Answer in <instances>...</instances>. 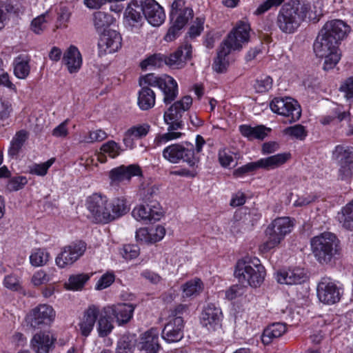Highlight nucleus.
<instances>
[{
	"mask_svg": "<svg viewBox=\"0 0 353 353\" xmlns=\"http://www.w3.org/2000/svg\"><path fill=\"white\" fill-rule=\"evenodd\" d=\"M322 14L321 2L313 5L307 0H290L280 9L276 25L284 33H294L306 21H316Z\"/></svg>",
	"mask_w": 353,
	"mask_h": 353,
	"instance_id": "nucleus-1",
	"label": "nucleus"
},
{
	"mask_svg": "<svg viewBox=\"0 0 353 353\" xmlns=\"http://www.w3.org/2000/svg\"><path fill=\"white\" fill-rule=\"evenodd\" d=\"M85 206L92 221L102 224L119 219L130 210L125 198L121 196L109 199L101 193H93L88 196Z\"/></svg>",
	"mask_w": 353,
	"mask_h": 353,
	"instance_id": "nucleus-2",
	"label": "nucleus"
},
{
	"mask_svg": "<svg viewBox=\"0 0 353 353\" xmlns=\"http://www.w3.org/2000/svg\"><path fill=\"white\" fill-rule=\"evenodd\" d=\"M192 103V99L190 96H185L181 100L176 101L163 115L164 122L168 125L165 133L158 134L154 139V147L158 148L166 144L168 142L179 139L183 135L177 130L183 128L181 120L184 112L189 110Z\"/></svg>",
	"mask_w": 353,
	"mask_h": 353,
	"instance_id": "nucleus-3",
	"label": "nucleus"
},
{
	"mask_svg": "<svg viewBox=\"0 0 353 353\" xmlns=\"http://www.w3.org/2000/svg\"><path fill=\"white\" fill-rule=\"evenodd\" d=\"M250 26L246 21H239L227 38L222 42L214 63V69L222 72L228 65L227 56L232 52L240 50L250 39Z\"/></svg>",
	"mask_w": 353,
	"mask_h": 353,
	"instance_id": "nucleus-4",
	"label": "nucleus"
},
{
	"mask_svg": "<svg viewBox=\"0 0 353 353\" xmlns=\"http://www.w3.org/2000/svg\"><path fill=\"white\" fill-rule=\"evenodd\" d=\"M265 275V268L256 257L247 256L236 263L234 276L243 284L256 288L263 282Z\"/></svg>",
	"mask_w": 353,
	"mask_h": 353,
	"instance_id": "nucleus-5",
	"label": "nucleus"
},
{
	"mask_svg": "<svg viewBox=\"0 0 353 353\" xmlns=\"http://www.w3.org/2000/svg\"><path fill=\"white\" fill-rule=\"evenodd\" d=\"M311 250L316 260L322 265L330 263L339 254V241L330 232L316 236L310 241Z\"/></svg>",
	"mask_w": 353,
	"mask_h": 353,
	"instance_id": "nucleus-6",
	"label": "nucleus"
},
{
	"mask_svg": "<svg viewBox=\"0 0 353 353\" xmlns=\"http://www.w3.org/2000/svg\"><path fill=\"white\" fill-rule=\"evenodd\" d=\"M339 46V43L321 32L317 36L314 43V51L317 57L324 58L323 69L325 70L334 68L341 59Z\"/></svg>",
	"mask_w": 353,
	"mask_h": 353,
	"instance_id": "nucleus-7",
	"label": "nucleus"
},
{
	"mask_svg": "<svg viewBox=\"0 0 353 353\" xmlns=\"http://www.w3.org/2000/svg\"><path fill=\"white\" fill-rule=\"evenodd\" d=\"M162 156L171 163L176 164L183 161L190 167L195 166L199 161L194 154L193 145L187 141L166 146L162 151Z\"/></svg>",
	"mask_w": 353,
	"mask_h": 353,
	"instance_id": "nucleus-8",
	"label": "nucleus"
},
{
	"mask_svg": "<svg viewBox=\"0 0 353 353\" xmlns=\"http://www.w3.org/2000/svg\"><path fill=\"white\" fill-rule=\"evenodd\" d=\"M343 294L342 285L330 276H323L316 285V296L324 305H331L340 301Z\"/></svg>",
	"mask_w": 353,
	"mask_h": 353,
	"instance_id": "nucleus-9",
	"label": "nucleus"
},
{
	"mask_svg": "<svg viewBox=\"0 0 353 353\" xmlns=\"http://www.w3.org/2000/svg\"><path fill=\"white\" fill-rule=\"evenodd\" d=\"M293 226L292 221L288 217H280L274 220L265 230L268 239L263 245L264 250H270L277 246L285 236L292 231Z\"/></svg>",
	"mask_w": 353,
	"mask_h": 353,
	"instance_id": "nucleus-10",
	"label": "nucleus"
},
{
	"mask_svg": "<svg viewBox=\"0 0 353 353\" xmlns=\"http://www.w3.org/2000/svg\"><path fill=\"white\" fill-rule=\"evenodd\" d=\"M270 108L274 113L288 118L290 123L299 120L301 116L300 105L291 97H275L270 102Z\"/></svg>",
	"mask_w": 353,
	"mask_h": 353,
	"instance_id": "nucleus-11",
	"label": "nucleus"
},
{
	"mask_svg": "<svg viewBox=\"0 0 353 353\" xmlns=\"http://www.w3.org/2000/svg\"><path fill=\"white\" fill-rule=\"evenodd\" d=\"M143 81L150 86L158 87L163 93V101L166 104L170 103L177 96V83L170 76L157 77L154 74H148L143 77Z\"/></svg>",
	"mask_w": 353,
	"mask_h": 353,
	"instance_id": "nucleus-12",
	"label": "nucleus"
},
{
	"mask_svg": "<svg viewBox=\"0 0 353 353\" xmlns=\"http://www.w3.org/2000/svg\"><path fill=\"white\" fill-rule=\"evenodd\" d=\"M352 148L342 145L335 147L333 159L339 165V176L341 180L349 181L353 174V161Z\"/></svg>",
	"mask_w": 353,
	"mask_h": 353,
	"instance_id": "nucleus-13",
	"label": "nucleus"
},
{
	"mask_svg": "<svg viewBox=\"0 0 353 353\" xmlns=\"http://www.w3.org/2000/svg\"><path fill=\"white\" fill-rule=\"evenodd\" d=\"M163 215V210L160 203L156 201H151L146 205H138L132 211V216L137 221L144 223L159 221Z\"/></svg>",
	"mask_w": 353,
	"mask_h": 353,
	"instance_id": "nucleus-14",
	"label": "nucleus"
},
{
	"mask_svg": "<svg viewBox=\"0 0 353 353\" xmlns=\"http://www.w3.org/2000/svg\"><path fill=\"white\" fill-rule=\"evenodd\" d=\"M86 250L85 242L79 241L72 243L63 248L62 252L56 258L55 262L58 267L64 268L77 261Z\"/></svg>",
	"mask_w": 353,
	"mask_h": 353,
	"instance_id": "nucleus-15",
	"label": "nucleus"
},
{
	"mask_svg": "<svg viewBox=\"0 0 353 353\" xmlns=\"http://www.w3.org/2000/svg\"><path fill=\"white\" fill-rule=\"evenodd\" d=\"M56 312L51 305L40 304L33 308L26 316V321L33 327L48 325L55 319Z\"/></svg>",
	"mask_w": 353,
	"mask_h": 353,
	"instance_id": "nucleus-16",
	"label": "nucleus"
},
{
	"mask_svg": "<svg viewBox=\"0 0 353 353\" xmlns=\"http://www.w3.org/2000/svg\"><path fill=\"white\" fill-rule=\"evenodd\" d=\"M223 317L221 308L210 303L204 307L201 314L200 322L209 332H214L221 328Z\"/></svg>",
	"mask_w": 353,
	"mask_h": 353,
	"instance_id": "nucleus-17",
	"label": "nucleus"
},
{
	"mask_svg": "<svg viewBox=\"0 0 353 353\" xmlns=\"http://www.w3.org/2000/svg\"><path fill=\"white\" fill-rule=\"evenodd\" d=\"M121 37L118 32L110 29L104 30L98 43L100 54L117 52L121 47Z\"/></svg>",
	"mask_w": 353,
	"mask_h": 353,
	"instance_id": "nucleus-18",
	"label": "nucleus"
},
{
	"mask_svg": "<svg viewBox=\"0 0 353 353\" xmlns=\"http://www.w3.org/2000/svg\"><path fill=\"white\" fill-rule=\"evenodd\" d=\"M350 30V27L345 21L333 19L327 21L320 32L340 44Z\"/></svg>",
	"mask_w": 353,
	"mask_h": 353,
	"instance_id": "nucleus-19",
	"label": "nucleus"
},
{
	"mask_svg": "<svg viewBox=\"0 0 353 353\" xmlns=\"http://www.w3.org/2000/svg\"><path fill=\"white\" fill-rule=\"evenodd\" d=\"M141 175L142 170L137 164L116 167L112 169L108 174L111 185H119L121 182L129 181L133 176Z\"/></svg>",
	"mask_w": 353,
	"mask_h": 353,
	"instance_id": "nucleus-20",
	"label": "nucleus"
},
{
	"mask_svg": "<svg viewBox=\"0 0 353 353\" xmlns=\"http://www.w3.org/2000/svg\"><path fill=\"white\" fill-rule=\"evenodd\" d=\"M183 319L181 316L170 317L162 331V338L167 343H176L183 337Z\"/></svg>",
	"mask_w": 353,
	"mask_h": 353,
	"instance_id": "nucleus-21",
	"label": "nucleus"
},
{
	"mask_svg": "<svg viewBox=\"0 0 353 353\" xmlns=\"http://www.w3.org/2000/svg\"><path fill=\"white\" fill-rule=\"evenodd\" d=\"M99 307L95 305H89L83 312L77 324L78 330L83 336L88 337L90 335L99 315Z\"/></svg>",
	"mask_w": 353,
	"mask_h": 353,
	"instance_id": "nucleus-22",
	"label": "nucleus"
},
{
	"mask_svg": "<svg viewBox=\"0 0 353 353\" xmlns=\"http://www.w3.org/2000/svg\"><path fill=\"white\" fill-rule=\"evenodd\" d=\"M193 17V10L185 6L183 0H175L171 6L170 20L178 27L183 28Z\"/></svg>",
	"mask_w": 353,
	"mask_h": 353,
	"instance_id": "nucleus-23",
	"label": "nucleus"
},
{
	"mask_svg": "<svg viewBox=\"0 0 353 353\" xmlns=\"http://www.w3.org/2000/svg\"><path fill=\"white\" fill-rule=\"evenodd\" d=\"M143 14L150 24L161 26L165 20V11L155 0H145L143 2Z\"/></svg>",
	"mask_w": 353,
	"mask_h": 353,
	"instance_id": "nucleus-24",
	"label": "nucleus"
},
{
	"mask_svg": "<svg viewBox=\"0 0 353 353\" xmlns=\"http://www.w3.org/2000/svg\"><path fill=\"white\" fill-rule=\"evenodd\" d=\"M275 277L281 284L299 285L307 279V274L303 268H294L278 271Z\"/></svg>",
	"mask_w": 353,
	"mask_h": 353,
	"instance_id": "nucleus-25",
	"label": "nucleus"
},
{
	"mask_svg": "<svg viewBox=\"0 0 353 353\" xmlns=\"http://www.w3.org/2000/svg\"><path fill=\"white\" fill-rule=\"evenodd\" d=\"M57 341L50 332H40L34 334L30 341V347L35 353H49Z\"/></svg>",
	"mask_w": 353,
	"mask_h": 353,
	"instance_id": "nucleus-26",
	"label": "nucleus"
},
{
	"mask_svg": "<svg viewBox=\"0 0 353 353\" xmlns=\"http://www.w3.org/2000/svg\"><path fill=\"white\" fill-rule=\"evenodd\" d=\"M150 125L147 123H139L128 128L123 139V143L125 148L130 150L134 148L135 141L146 137L150 131Z\"/></svg>",
	"mask_w": 353,
	"mask_h": 353,
	"instance_id": "nucleus-27",
	"label": "nucleus"
},
{
	"mask_svg": "<svg viewBox=\"0 0 353 353\" xmlns=\"http://www.w3.org/2000/svg\"><path fill=\"white\" fill-rule=\"evenodd\" d=\"M134 307L132 304L119 303L105 306V312L115 319L119 325L127 323L132 317Z\"/></svg>",
	"mask_w": 353,
	"mask_h": 353,
	"instance_id": "nucleus-28",
	"label": "nucleus"
},
{
	"mask_svg": "<svg viewBox=\"0 0 353 353\" xmlns=\"http://www.w3.org/2000/svg\"><path fill=\"white\" fill-rule=\"evenodd\" d=\"M192 54V46L185 43L178 48L169 57H165V64L173 69H180L185 66L186 61Z\"/></svg>",
	"mask_w": 353,
	"mask_h": 353,
	"instance_id": "nucleus-29",
	"label": "nucleus"
},
{
	"mask_svg": "<svg viewBox=\"0 0 353 353\" xmlns=\"http://www.w3.org/2000/svg\"><path fill=\"white\" fill-rule=\"evenodd\" d=\"M159 330L151 328L141 335L138 347L145 353H157L160 345L159 343Z\"/></svg>",
	"mask_w": 353,
	"mask_h": 353,
	"instance_id": "nucleus-30",
	"label": "nucleus"
},
{
	"mask_svg": "<svg viewBox=\"0 0 353 353\" xmlns=\"http://www.w3.org/2000/svg\"><path fill=\"white\" fill-rule=\"evenodd\" d=\"M141 12L143 13V3L139 5L137 1H132L127 6L123 16L125 26L132 29L141 25L143 21Z\"/></svg>",
	"mask_w": 353,
	"mask_h": 353,
	"instance_id": "nucleus-31",
	"label": "nucleus"
},
{
	"mask_svg": "<svg viewBox=\"0 0 353 353\" xmlns=\"http://www.w3.org/2000/svg\"><path fill=\"white\" fill-rule=\"evenodd\" d=\"M62 62L69 73L78 72L83 63L82 56L78 48L70 46L63 53Z\"/></svg>",
	"mask_w": 353,
	"mask_h": 353,
	"instance_id": "nucleus-32",
	"label": "nucleus"
},
{
	"mask_svg": "<svg viewBox=\"0 0 353 353\" xmlns=\"http://www.w3.org/2000/svg\"><path fill=\"white\" fill-rule=\"evenodd\" d=\"M241 134L248 140L264 139L270 132V129L263 125L252 127L249 125H241L239 126Z\"/></svg>",
	"mask_w": 353,
	"mask_h": 353,
	"instance_id": "nucleus-33",
	"label": "nucleus"
},
{
	"mask_svg": "<svg viewBox=\"0 0 353 353\" xmlns=\"http://www.w3.org/2000/svg\"><path fill=\"white\" fill-rule=\"evenodd\" d=\"M287 331L286 325L282 323H275L268 326L261 336L264 345H269L274 339L281 337Z\"/></svg>",
	"mask_w": 353,
	"mask_h": 353,
	"instance_id": "nucleus-34",
	"label": "nucleus"
},
{
	"mask_svg": "<svg viewBox=\"0 0 353 353\" xmlns=\"http://www.w3.org/2000/svg\"><path fill=\"white\" fill-rule=\"evenodd\" d=\"M291 157L289 152L279 153L260 159L261 167L267 170L276 169L285 164Z\"/></svg>",
	"mask_w": 353,
	"mask_h": 353,
	"instance_id": "nucleus-35",
	"label": "nucleus"
},
{
	"mask_svg": "<svg viewBox=\"0 0 353 353\" xmlns=\"http://www.w3.org/2000/svg\"><path fill=\"white\" fill-rule=\"evenodd\" d=\"M97 330L100 337H105L110 334L114 329L112 316L110 313L105 312V307L99 312Z\"/></svg>",
	"mask_w": 353,
	"mask_h": 353,
	"instance_id": "nucleus-36",
	"label": "nucleus"
},
{
	"mask_svg": "<svg viewBox=\"0 0 353 353\" xmlns=\"http://www.w3.org/2000/svg\"><path fill=\"white\" fill-rule=\"evenodd\" d=\"M334 113L340 121L342 131L347 135H353V119H351L349 109L338 106Z\"/></svg>",
	"mask_w": 353,
	"mask_h": 353,
	"instance_id": "nucleus-37",
	"label": "nucleus"
},
{
	"mask_svg": "<svg viewBox=\"0 0 353 353\" xmlns=\"http://www.w3.org/2000/svg\"><path fill=\"white\" fill-rule=\"evenodd\" d=\"M203 288L202 281L200 279L194 278L182 285V296L183 298H194L201 293Z\"/></svg>",
	"mask_w": 353,
	"mask_h": 353,
	"instance_id": "nucleus-38",
	"label": "nucleus"
},
{
	"mask_svg": "<svg viewBox=\"0 0 353 353\" xmlns=\"http://www.w3.org/2000/svg\"><path fill=\"white\" fill-rule=\"evenodd\" d=\"M337 219L343 228L353 230V200L342 208L338 213Z\"/></svg>",
	"mask_w": 353,
	"mask_h": 353,
	"instance_id": "nucleus-39",
	"label": "nucleus"
},
{
	"mask_svg": "<svg viewBox=\"0 0 353 353\" xmlns=\"http://www.w3.org/2000/svg\"><path fill=\"white\" fill-rule=\"evenodd\" d=\"M28 138V132L24 130L18 131L12 137L8 149L10 157H14L18 155L25 142Z\"/></svg>",
	"mask_w": 353,
	"mask_h": 353,
	"instance_id": "nucleus-40",
	"label": "nucleus"
},
{
	"mask_svg": "<svg viewBox=\"0 0 353 353\" xmlns=\"http://www.w3.org/2000/svg\"><path fill=\"white\" fill-rule=\"evenodd\" d=\"M155 104V94L154 91L148 88H143L139 94L138 105L142 110H148Z\"/></svg>",
	"mask_w": 353,
	"mask_h": 353,
	"instance_id": "nucleus-41",
	"label": "nucleus"
},
{
	"mask_svg": "<svg viewBox=\"0 0 353 353\" xmlns=\"http://www.w3.org/2000/svg\"><path fill=\"white\" fill-rule=\"evenodd\" d=\"M50 259V253L43 248L33 249L29 257L30 263L34 267H41L46 265Z\"/></svg>",
	"mask_w": 353,
	"mask_h": 353,
	"instance_id": "nucleus-42",
	"label": "nucleus"
},
{
	"mask_svg": "<svg viewBox=\"0 0 353 353\" xmlns=\"http://www.w3.org/2000/svg\"><path fill=\"white\" fill-rule=\"evenodd\" d=\"M29 61L26 57L19 56L14 61V74L20 79H26L30 73Z\"/></svg>",
	"mask_w": 353,
	"mask_h": 353,
	"instance_id": "nucleus-43",
	"label": "nucleus"
},
{
	"mask_svg": "<svg viewBox=\"0 0 353 353\" xmlns=\"http://www.w3.org/2000/svg\"><path fill=\"white\" fill-rule=\"evenodd\" d=\"M90 278L89 274L83 273L71 275L68 282L64 284L65 288L72 291L81 290Z\"/></svg>",
	"mask_w": 353,
	"mask_h": 353,
	"instance_id": "nucleus-44",
	"label": "nucleus"
},
{
	"mask_svg": "<svg viewBox=\"0 0 353 353\" xmlns=\"http://www.w3.org/2000/svg\"><path fill=\"white\" fill-rule=\"evenodd\" d=\"M165 61V56L163 54H154L143 59L140 66L143 70H147L152 68L161 67Z\"/></svg>",
	"mask_w": 353,
	"mask_h": 353,
	"instance_id": "nucleus-45",
	"label": "nucleus"
},
{
	"mask_svg": "<svg viewBox=\"0 0 353 353\" xmlns=\"http://www.w3.org/2000/svg\"><path fill=\"white\" fill-rule=\"evenodd\" d=\"M135 341L134 336H122L117 343V353H133Z\"/></svg>",
	"mask_w": 353,
	"mask_h": 353,
	"instance_id": "nucleus-46",
	"label": "nucleus"
},
{
	"mask_svg": "<svg viewBox=\"0 0 353 353\" xmlns=\"http://www.w3.org/2000/svg\"><path fill=\"white\" fill-rule=\"evenodd\" d=\"M107 134L102 130H97L81 134L79 139V143H91L95 141H101L106 139Z\"/></svg>",
	"mask_w": 353,
	"mask_h": 353,
	"instance_id": "nucleus-47",
	"label": "nucleus"
},
{
	"mask_svg": "<svg viewBox=\"0 0 353 353\" xmlns=\"http://www.w3.org/2000/svg\"><path fill=\"white\" fill-rule=\"evenodd\" d=\"M112 22L113 18L112 16L103 12L99 11L94 14V24L98 30H105V28L112 23Z\"/></svg>",
	"mask_w": 353,
	"mask_h": 353,
	"instance_id": "nucleus-48",
	"label": "nucleus"
},
{
	"mask_svg": "<svg viewBox=\"0 0 353 353\" xmlns=\"http://www.w3.org/2000/svg\"><path fill=\"white\" fill-rule=\"evenodd\" d=\"M48 12L37 17L31 22V30L37 34H41L47 28Z\"/></svg>",
	"mask_w": 353,
	"mask_h": 353,
	"instance_id": "nucleus-49",
	"label": "nucleus"
},
{
	"mask_svg": "<svg viewBox=\"0 0 353 353\" xmlns=\"http://www.w3.org/2000/svg\"><path fill=\"white\" fill-rule=\"evenodd\" d=\"M55 159L51 158L47 161L42 163H34L29 166V172L32 174L43 176H45L48 169L54 163Z\"/></svg>",
	"mask_w": 353,
	"mask_h": 353,
	"instance_id": "nucleus-50",
	"label": "nucleus"
},
{
	"mask_svg": "<svg viewBox=\"0 0 353 353\" xmlns=\"http://www.w3.org/2000/svg\"><path fill=\"white\" fill-rule=\"evenodd\" d=\"M122 151L121 145L114 141H108L101 147V152L108 154L112 159L118 157Z\"/></svg>",
	"mask_w": 353,
	"mask_h": 353,
	"instance_id": "nucleus-51",
	"label": "nucleus"
},
{
	"mask_svg": "<svg viewBox=\"0 0 353 353\" xmlns=\"http://www.w3.org/2000/svg\"><path fill=\"white\" fill-rule=\"evenodd\" d=\"M283 133L285 135L290 136L292 138L300 140L304 139L307 135V132L305 128L299 124H296L293 126L286 128L283 130Z\"/></svg>",
	"mask_w": 353,
	"mask_h": 353,
	"instance_id": "nucleus-52",
	"label": "nucleus"
},
{
	"mask_svg": "<svg viewBox=\"0 0 353 353\" xmlns=\"http://www.w3.org/2000/svg\"><path fill=\"white\" fill-rule=\"evenodd\" d=\"M339 91L347 100L353 99V75L346 78L340 85Z\"/></svg>",
	"mask_w": 353,
	"mask_h": 353,
	"instance_id": "nucleus-53",
	"label": "nucleus"
},
{
	"mask_svg": "<svg viewBox=\"0 0 353 353\" xmlns=\"http://www.w3.org/2000/svg\"><path fill=\"white\" fill-rule=\"evenodd\" d=\"M284 1L285 0H265L257 7L254 14L255 15L263 14L274 8H277L281 5Z\"/></svg>",
	"mask_w": 353,
	"mask_h": 353,
	"instance_id": "nucleus-54",
	"label": "nucleus"
},
{
	"mask_svg": "<svg viewBox=\"0 0 353 353\" xmlns=\"http://www.w3.org/2000/svg\"><path fill=\"white\" fill-rule=\"evenodd\" d=\"M272 79L269 76L261 77L256 79L254 88L257 92L263 93L268 92L272 88Z\"/></svg>",
	"mask_w": 353,
	"mask_h": 353,
	"instance_id": "nucleus-55",
	"label": "nucleus"
},
{
	"mask_svg": "<svg viewBox=\"0 0 353 353\" xmlns=\"http://www.w3.org/2000/svg\"><path fill=\"white\" fill-rule=\"evenodd\" d=\"M150 243L161 241L165 235V228L161 225L148 228Z\"/></svg>",
	"mask_w": 353,
	"mask_h": 353,
	"instance_id": "nucleus-56",
	"label": "nucleus"
},
{
	"mask_svg": "<svg viewBox=\"0 0 353 353\" xmlns=\"http://www.w3.org/2000/svg\"><path fill=\"white\" fill-rule=\"evenodd\" d=\"M139 248L137 245H125L120 250V254L126 260H132L139 255Z\"/></svg>",
	"mask_w": 353,
	"mask_h": 353,
	"instance_id": "nucleus-57",
	"label": "nucleus"
},
{
	"mask_svg": "<svg viewBox=\"0 0 353 353\" xmlns=\"http://www.w3.org/2000/svg\"><path fill=\"white\" fill-rule=\"evenodd\" d=\"M115 275L112 272H107L103 274L97 281L95 289L97 290H101L110 286L114 281Z\"/></svg>",
	"mask_w": 353,
	"mask_h": 353,
	"instance_id": "nucleus-58",
	"label": "nucleus"
},
{
	"mask_svg": "<svg viewBox=\"0 0 353 353\" xmlns=\"http://www.w3.org/2000/svg\"><path fill=\"white\" fill-rule=\"evenodd\" d=\"M27 183L28 179L26 176H15L9 180L7 188L10 191H17L22 189Z\"/></svg>",
	"mask_w": 353,
	"mask_h": 353,
	"instance_id": "nucleus-59",
	"label": "nucleus"
},
{
	"mask_svg": "<svg viewBox=\"0 0 353 353\" xmlns=\"http://www.w3.org/2000/svg\"><path fill=\"white\" fill-rule=\"evenodd\" d=\"M219 161L224 168H230L234 165V160L230 151L223 150L219 152Z\"/></svg>",
	"mask_w": 353,
	"mask_h": 353,
	"instance_id": "nucleus-60",
	"label": "nucleus"
},
{
	"mask_svg": "<svg viewBox=\"0 0 353 353\" xmlns=\"http://www.w3.org/2000/svg\"><path fill=\"white\" fill-rule=\"evenodd\" d=\"M68 119L64 120L62 123H61L59 125L53 129L52 135L56 138H65L69 133L68 128Z\"/></svg>",
	"mask_w": 353,
	"mask_h": 353,
	"instance_id": "nucleus-61",
	"label": "nucleus"
},
{
	"mask_svg": "<svg viewBox=\"0 0 353 353\" xmlns=\"http://www.w3.org/2000/svg\"><path fill=\"white\" fill-rule=\"evenodd\" d=\"M71 12L66 7H61L57 17V28L66 27V23L69 21Z\"/></svg>",
	"mask_w": 353,
	"mask_h": 353,
	"instance_id": "nucleus-62",
	"label": "nucleus"
},
{
	"mask_svg": "<svg viewBox=\"0 0 353 353\" xmlns=\"http://www.w3.org/2000/svg\"><path fill=\"white\" fill-rule=\"evenodd\" d=\"M205 19L203 17H197L190 26L189 34L190 37H196L203 30V24Z\"/></svg>",
	"mask_w": 353,
	"mask_h": 353,
	"instance_id": "nucleus-63",
	"label": "nucleus"
},
{
	"mask_svg": "<svg viewBox=\"0 0 353 353\" xmlns=\"http://www.w3.org/2000/svg\"><path fill=\"white\" fill-rule=\"evenodd\" d=\"M49 281V276L45 271L41 270L35 272L31 279V282L34 286H39Z\"/></svg>",
	"mask_w": 353,
	"mask_h": 353,
	"instance_id": "nucleus-64",
	"label": "nucleus"
}]
</instances>
